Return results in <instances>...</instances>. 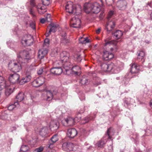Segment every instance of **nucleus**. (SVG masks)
<instances>
[{"label":"nucleus","instance_id":"nucleus-24","mask_svg":"<svg viewBox=\"0 0 152 152\" xmlns=\"http://www.w3.org/2000/svg\"><path fill=\"white\" fill-rule=\"evenodd\" d=\"M61 43L63 45H66L69 43V40L67 39L66 37V33L65 32H62L61 34Z\"/></svg>","mask_w":152,"mask_h":152},{"label":"nucleus","instance_id":"nucleus-46","mask_svg":"<svg viewBox=\"0 0 152 152\" xmlns=\"http://www.w3.org/2000/svg\"><path fill=\"white\" fill-rule=\"evenodd\" d=\"M74 58L76 59L78 62H80L82 60L79 54L75 55L74 56Z\"/></svg>","mask_w":152,"mask_h":152},{"label":"nucleus","instance_id":"nucleus-53","mask_svg":"<svg viewBox=\"0 0 152 152\" xmlns=\"http://www.w3.org/2000/svg\"><path fill=\"white\" fill-rule=\"evenodd\" d=\"M113 53H109V56L108 57V60H110L112 59L113 58Z\"/></svg>","mask_w":152,"mask_h":152},{"label":"nucleus","instance_id":"nucleus-52","mask_svg":"<svg viewBox=\"0 0 152 152\" xmlns=\"http://www.w3.org/2000/svg\"><path fill=\"white\" fill-rule=\"evenodd\" d=\"M7 43L11 48H13V45H14V43L13 42L9 41L7 42Z\"/></svg>","mask_w":152,"mask_h":152},{"label":"nucleus","instance_id":"nucleus-22","mask_svg":"<svg viewBox=\"0 0 152 152\" xmlns=\"http://www.w3.org/2000/svg\"><path fill=\"white\" fill-rule=\"evenodd\" d=\"M8 81H7L2 76H0V90L9 86L8 85Z\"/></svg>","mask_w":152,"mask_h":152},{"label":"nucleus","instance_id":"nucleus-41","mask_svg":"<svg viewBox=\"0 0 152 152\" xmlns=\"http://www.w3.org/2000/svg\"><path fill=\"white\" fill-rule=\"evenodd\" d=\"M109 53L107 51H106L103 54V58L105 60H108V57L109 56Z\"/></svg>","mask_w":152,"mask_h":152},{"label":"nucleus","instance_id":"nucleus-8","mask_svg":"<svg viewBox=\"0 0 152 152\" xmlns=\"http://www.w3.org/2000/svg\"><path fill=\"white\" fill-rule=\"evenodd\" d=\"M34 40L33 37L29 34L24 35L21 39V43L24 45H27L30 46L32 45L33 42Z\"/></svg>","mask_w":152,"mask_h":152},{"label":"nucleus","instance_id":"nucleus-7","mask_svg":"<svg viewBox=\"0 0 152 152\" xmlns=\"http://www.w3.org/2000/svg\"><path fill=\"white\" fill-rule=\"evenodd\" d=\"M57 93L56 90L53 91V92L51 90H45L42 95V97L45 100L49 101L52 99L53 96L56 95Z\"/></svg>","mask_w":152,"mask_h":152},{"label":"nucleus","instance_id":"nucleus-56","mask_svg":"<svg viewBox=\"0 0 152 152\" xmlns=\"http://www.w3.org/2000/svg\"><path fill=\"white\" fill-rule=\"evenodd\" d=\"M79 41L81 43H85V41H84V39H83V38L82 37H80V39H79Z\"/></svg>","mask_w":152,"mask_h":152},{"label":"nucleus","instance_id":"nucleus-64","mask_svg":"<svg viewBox=\"0 0 152 152\" xmlns=\"http://www.w3.org/2000/svg\"><path fill=\"white\" fill-rule=\"evenodd\" d=\"M150 105L151 107L152 108V99L151 100L150 102Z\"/></svg>","mask_w":152,"mask_h":152},{"label":"nucleus","instance_id":"nucleus-39","mask_svg":"<svg viewBox=\"0 0 152 152\" xmlns=\"http://www.w3.org/2000/svg\"><path fill=\"white\" fill-rule=\"evenodd\" d=\"M104 41L105 42V45L106 46L108 45L110 46L113 45H115L116 43L115 41L114 40L107 41V39H106Z\"/></svg>","mask_w":152,"mask_h":152},{"label":"nucleus","instance_id":"nucleus-13","mask_svg":"<svg viewBox=\"0 0 152 152\" xmlns=\"http://www.w3.org/2000/svg\"><path fill=\"white\" fill-rule=\"evenodd\" d=\"M45 82V78L43 77H39L35 80L32 83V86L38 87L42 85Z\"/></svg>","mask_w":152,"mask_h":152},{"label":"nucleus","instance_id":"nucleus-38","mask_svg":"<svg viewBox=\"0 0 152 152\" xmlns=\"http://www.w3.org/2000/svg\"><path fill=\"white\" fill-rule=\"evenodd\" d=\"M50 40L49 39L46 38L44 41L43 47L47 48L48 49L50 44Z\"/></svg>","mask_w":152,"mask_h":152},{"label":"nucleus","instance_id":"nucleus-49","mask_svg":"<svg viewBox=\"0 0 152 152\" xmlns=\"http://www.w3.org/2000/svg\"><path fill=\"white\" fill-rule=\"evenodd\" d=\"M130 98H128L124 100V102L125 103L127 104H132L133 102H130L129 101H130Z\"/></svg>","mask_w":152,"mask_h":152},{"label":"nucleus","instance_id":"nucleus-51","mask_svg":"<svg viewBox=\"0 0 152 152\" xmlns=\"http://www.w3.org/2000/svg\"><path fill=\"white\" fill-rule=\"evenodd\" d=\"M30 13L32 16L33 17H36L35 12L32 9H31L29 10Z\"/></svg>","mask_w":152,"mask_h":152},{"label":"nucleus","instance_id":"nucleus-59","mask_svg":"<svg viewBox=\"0 0 152 152\" xmlns=\"http://www.w3.org/2000/svg\"><path fill=\"white\" fill-rule=\"evenodd\" d=\"M34 1H33L32 0H30L31 5L32 6H34L35 5V4Z\"/></svg>","mask_w":152,"mask_h":152},{"label":"nucleus","instance_id":"nucleus-34","mask_svg":"<svg viewBox=\"0 0 152 152\" xmlns=\"http://www.w3.org/2000/svg\"><path fill=\"white\" fill-rule=\"evenodd\" d=\"M8 115L7 114V111H5L2 113L0 115V118L3 120H6L8 118Z\"/></svg>","mask_w":152,"mask_h":152},{"label":"nucleus","instance_id":"nucleus-37","mask_svg":"<svg viewBox=\"0 0 152 152\" xmlns=\"http://www.w3.org/2000/svg\"><path fill=\"white\" fill-rule=\"evenodd\" d=\"M101 69L103 71H107L108 63H102L101 65Z\"/></svg>","mask_w":152,"mask_h":152},{"label":"nucleus","instance_id":"nucleus-18","mask_svg":"<svg viewBox=\"0 0 152 152\" xmlns=\"http://www.w3.org/2000/svg\"><path fill=\"white\" fill-rule=\"evenodd\" d=\"M76 117L75 119H73L71 117H68L66 118H64L62 121V123L64 126L71 125L73 124L75 120L76 119Z\"/></svg>","mask_w":152,"mask_h":152},{"label":"nucleus","instance_id":"nucleus-35","mask_svg":"<svg viewBox=\"0 0 152 152\" xmlns=\"http://www.w3.org/2000/svg\"><path fill=\"white\" fill-rule=\"evenodd\" d=\"M9 85L8 86H7L5 88H6L5 91V94L7 96H9L11 93L13 92V90L11 88L9 87V85Z\"/></svg>","mask_w":152,"mask_h":152},{"label":"nucleus","instance_id":"nucleus-30","mask_svg":"<svg viewBox=\"0 0 152 152\" xmlns=\"http://www.w3.org/2000/svg\"><path fill=\"white\" fill-rule=\"evenodd\" d=\"M24 94L23 92L19 93L16 96V99H17L16 102L18 103L19 102L22 101L24 99Z\"/></svg>","mask_w":152,"mask_h":152},{"label":"nucleus","instance_id":"nucleus-4","mask_svg":"<svg viewBox=\"0 0 152 152\" xmlns=\"http://www.w3.org/2000/svg\"><path fill=\"white\" fill-rule=\"evenodd\" d=\"M21 62L19 61L18 58L16 60H14L11 61L8 64V66L10 70L13 72H18L22 69Z\"/></svg>","mask_w":152,"mask_h":152},{"label":"nucleus","instance_id":"nucleus-50","mask_svg":"<svg viewBox=\"0 0 152 152\" xmlns=\"http://www.w3.org/2000/svg\"><path fill=\"white\" fill-rule=\"evenodd\" d=\"M113 12L112 11H110L109 12L108 15V20L110 19L111 16L113 15Z\"/></svg>","mask_w":152,"mask_h":152},{"label":"nucleus","instance_id":"nucleus-15","mask_svg":"<svg viewBox=\"0 0 152 152\" xmlns=\"http://www.w3.org/2000/svg\"><path fill=\"white\" fill-rule=\"evenodd\" d=\"M75 146L72 143L65 142L63 143L62 148L63 149L66 151H73Z\"/></svg>","mask_w":152,"mask_h":152},{"label":"nucleus","instance_id":"nucleus-19","mask_svg":"<svg viewBox=\"0 0 152 152\" xmlns=\"http://www.w3.org/2000/svg\"><path fill=\"white\" fill-rule=\"evenodd\" d=\"M48 52V49L47 48L42 47V48L39 50L38 56L40 59H42Z\"/></svg>","mask_w":152,"mask_h":152},{"label":"nucleus","instance_id":"nucleus-6","mask_svg":"<svg viewBox=\"0 0 152 152\" xmlns=\"http://www.w3.org/2000/svg\"><path fill=\"white\" fill-rule=\"evenodd\" d=\"M42 4H39L37 6L38 12L42 14L47 11L46 6H48L51 2V0H42Z\"/></svg>","mask_w":152,"mask_h":152},{"label":"nucleus","instance_id":"nucleus-40","mask_svg":"<svg viewBox=\"0 0 152 152\" xmlns=\"http://www.w3.org/2000/svg\"><path fill=\"white\" fill-rule=\"evenodd\" d=\"M58 140V138L57 135H54L51 137L50 141L53 142V143H54Z\"/></svg>","mask_w":152,"mask_h":152},{"label":"nucleus","instance_id":"nucleus-29","mask_svg":"<svg viewBox=\"0 0 152 152\" xmlns=\"http://www.w3.org/2000/svg\"><path fill=\"white\" fill-rule=\"evenodd\" d=\"M56 30V25L53 24H51V25L49 31V32L46 33V36H49L51 32H53V33L55 32Z\"/></svg>","mask_w":152,"mask_h":152},{"label":"nucleus","instance_id":"nucleus-12","mask_svg":"<svg viewBox=\"0 0 152 152\" xmlns=\"http://www.w3.org/2000/svg\"><path fill=\"white\" fill-rule=\"evenodd\" d=\"M69 53L66 51H63L60 54V58L61 61L62 62L63 66V65L65 64L67 65H69L70 63L67 62V61L69 59Z\"/></svg>","mask_w":152,"mask_h":152},{"label":"nucleus","instance_id":"nucleus-16","mask_svg":"<svg viewBox=\"0 0 152 152\" xmlns=\"http://www.w3.org/2000/svg\"><path fill=\"white\" fill-rule=\"evenodd\" d=\"M119 69L118 68L117 65L113 63H108V72H111L112 73H117L119 71Z\"/></svg>","mask_w":152,"mask_h":152},{"label":"nucleus","instance_id":"nucleus-60","mask_svg":"<svg viewBox=\"0 0 152 152\" xmlns=\"http://www.w3.org/2000/svg\"><path fill=\"white\" fill-rule=\"evenodd\" d=\"M146 133L148 134V133L150 134L152 133V132L150 130H149L148 129H146Z\"/></svg>","mask_w":152,"mask_h":152},{"label":"nucleus","instance_id":"nucleus-43","mask_svg":"<svg viewBox=\"0 0 152 152\" xmlns=\"http://www.w3.org/2000/svg\"><path fill=\"white\" fill-rule=\"evenodd\" d=\"M53 142H50V141H49V142L48 143L47 145L46 148H50V149H51L53 148Z\"/></svg>","mask_w":152,"mask_h":152},{"label":"nucleus","instance_id":"nucleus-1","mask_svg":"<svg viewBox=\"0 0 152 152\" xmlns=\"http://www.w3.org/2000/svg\"><path fill=\"white\" fill-rule=\"evenodd\" d=\"M101 8V7L99 4L97 2L92 4L85 3L84 6V10L87 13L91 12L93 13L97 14L100 12Z\"/></svg>","mask_w":152,"mask_h":152},{"label":"nucleus","instance_id":"nucleus-58","mask_svg":"<svg viewBox=\"0 0 152 152\" xmlns=\"http://www.w3.org/2000/svg\"><path fill=\"white\" fill-rule=\"evenodd\" d=\"M84 41H85V43H88L89 42V40L88 39L87 37H86L84 39Z\"/></svg>","mask_w":152,"mask_h":152},{"label":"nucleus","instance_id":"nucleus-55","mask_svg":"<svg viewBox=\"0 0 152 152\" xmlns=\"http://www.w3.org/2000/svg\"><path fill=\"white\" fill-rule=\"evenodd\" d=\"M109 152H113V147L112 145H110L108 147Z\"/></svg>","mask_w":152,"mask_h":152},{"label":"nucleus","instance_id":"nucleus-48","mask_svg":"<svg viewBox=\"0 0 152 152\" xmlns=\"http://www.w3.org/2000/svg\"><path fill=\"white\" fill-rule=\"evenodd\" d=\"M30 26L32 28L33 30L35 29V23L34 22L31 21L30 23Z\"/></svg>","mask_w":152,"mask_h":152},{"label":"nucleus","instance_id":"nucleus-27","mask_svg":"<svg viewBox=\"0 0 152 152\" xmlns=\"http://www.w3.org/2000/svg\"><path fill=\"white\" fill-rule=\"evenodd\" d=\"M115 133V131L112 127H110L108 129L107 132L106 134L108 136V138L111 139L112 136L114 135Z\"/></svg>","mask_w":152,"mask_h":152},{"label":"nucleus","instance_id":"nucleus-45","mask_svg":"<svg viewBox=\"0 0 152 152\" xmlns=\"http://www.w3.org/2000/svg\"><path fill=\"white\" fill-rule=\"evenodd\" d=\"M105 143L102 140L98 142L97 144L99 147H102L103 146Z\"/></svg>","mask_w":152,"mask_h":152},{"label":"nucleus","instance_id":"nucleus-62","mask_svg":"<svg viewBox=\"0 0 152 152\" xmlns=\"http://www.w3.org/2000/svg\"><path fill=\"white\" fill-rule=\"evenodd\" d=\"M148 5L150 7H152V2H148Z\"/></svg>","mask_w":152,"mask_h":152},{"label":"nucleus","instance_id":"nucleus-23","mask_svg":"<svg viewBox=\"0 0 152 152\" xmlns=\"http://www.w3.org/2000/svg\"><path fill=\"white\" fill-rule=\"evenodd\" d=\"M31 79V77L30 75H27L23 77L19 80V84L23 85L25 83L29 82Z\"/></svg>","mask_w":152,"mask_h":152},{"label":"nucleus","instance_id":"nucleus-28","mask_svg":"<svg viewBox=\"0 0 152 152\" xmlns=\"http://www.w3.org/2000/svg\"><path fill=\"white\" fill-rule=\"evenodd\" d=\"M115 38L117 39L120 38L123 35L122 32L119 30H117L113 34Z\"/></svg>","mask_w":152,"mask_h":152},{"label":"nucleus","instance_id":"nucleus-9","mask_svg":"<svg viewBox=\"0 0 152 152\" xmlns=\"http://www.w3.org/2000/svg\"><path fill=\"white\" fill-rule=\"evenodd\" d=\"M69 66L67 65L66 63L63 65V68L66 72L70 69L76 75H80V68L79 66H76L72 67V65L70 64H69Z\"/></svg>","mask_w":152,"mask_h":152},{"label":"nucleus","instance_id":"nucleus-32","mask_svg":"<svg viewBox=\"0 0 152 152\" xmlns=\"http://www.w3.org/2000/svg\"><path fill=\"white\" fill-rule=\"evenodd\" d=\"M137 58L142 60L144 58L145 56V52L143 51H139L137 52Z\"/></svg>","mask_w":152,"mask_h":152},{"label":"nucleus","instance_id":"nucleus-26","mask_svg":"<svg viewBox=\"0 0 152 152\" xmlns=\"http://www.w3.org/2000/svg\"><path fill=\"white\" fill-rule=\"evenodd\" d=\"M48 132V128L46 127L42 128L39 131V134L42 137L46 136Z\"/></svg>","mask_w":152,"mask_h":152},{"label":"nucleus","instance_id":"nucleus-17","mask_svg":"<svg viewBox=\"0 0 152 152\" xmlns=\"http://www.w3.org/2000/svg\"><path fill=\"white\" fill-rule=\"evenodd\" d=\"M127 3L125 0H119L117 3V6L120 10H124L127 7Z\"/></svg>","mask_w":152,"mask_h":152},{"label":"nucleus","instance_id":"nucleus-5","mask_svg":"<svg viewBox=\"0 0 152 152\" xmlns=\"http://www.w3.org/2000/svg\"><path fill=\"white\" fill-rule=\"evenodd\" d=\"M19 61L22 63H27L30 60V56L29 52L26 50L21 51L18 55Z\"/></svg>","mask_w":152,"mask_h":152},{"label":"nucleus","instance_id":"nucleus-3","mask_svg":"<svg viewBox=\"0 0 152 152\" xmlns=\"http://www.w3.org/2000/svg\"><path fill=\"white\" fill-rule=\"evenodd\" d=\"M139 67L135 63L132 64L131 66L130 72L126 74L124 78V81L125 83L127 84L131 78L136 76V75L139 72Z\"/></svg>","mask_w":152,"mask_h":152},{"label":"nucleus","instance_id":"nucleus-33","mask_svg":"<svg viewBox=\"0 0 152 152\" xmlns=\"http://www.w3.org/2000/svg\"><path fill=\"white\" fill-rule=\"evenodd\" d=\"M19 105V103L18 102H15L13 104H10L8 107V110H12L15 107H17Z\"/></svg>","mask_w":152,"mask_h":152},{"label":"nucleus","instance_id":"nucleus-31","mask_svg":"<svg viewBox=\"0 0 152 152\" xmlns=\"http://www.w3.org/2000/svg\"><path fill=\"white\" fill-rule=\"evenodd\" d=\"M80 83L82 85H87L88 83V79L85 76H83L80 79Z\"/></svg>","mask_w":152,"mask_h":152},{"label":"nucleus","instance_id":"nucleus-57","mask_svg":"<svg viewBox=\"0 0 152 152\" xmlns=\"http://www.w3.org/2000/svg\"><path fill=\"white\" fill-rule=\"evenodd\" d=\"M46 20V19L42 18L40 20V22L42 23H45Z\"/></svg>","mask_w":152,"mask_h":152},{"label":"nucleus","instance_id":"nucleus-42","mask_svg":"<svg viewBox=\"0 0 152 152\" xmlns=\"http://www.w3.org/2000/svg\"><path fill=\"white\" fill-rule=\"evenodd\" d=\"M91 119H92L91 118H90V117H86L81 122V124H84L86 123H87Z\"/></svg>","mask_w":152,"mask_h":152},{"label":"nucleus","instance_id":"nucleus-47","mask_svg":"<svg viewBox=\"0 0 152 152\" xmlns=\"http://www.w3.org/2000/svg\"><path fill=\"white\" fill-rule=\"evenodd\" d=\"M43 147L40 146L39 148H37L34 150V152H42L43 150Z\"/></svg>","mask_w":152,"mask_h":152},{"label":"nucleus","instance_id":"nucleus-20","mask_svg":"<svg viewBox=\"0 0 152 152\" xmlns=\"http://www.w3.org/2000/svg\"><path fill=\"white\" fill-rule=\"evenodd\" d=\"M77 134V131L75 128L69 129L67 131V135L70 138H74Z\"/></svg>","mask_w":152,"mask_h":152},{"label":"nucleus","instance_id":"nucleus-44","mask_svg":"<svg viewBox=\"0 0 152 152\" xmlns=\"http://www.w3.org/2000/svg\"><path fill=\"white\" fill-rule=\"evenodd\" d=\"M108 6L112 5V4L114 2L115 0H105Z\"/></svg>","mask_w":152,"mask_h":152},{"label":"nucleus","instance_id":"nucleus-11","mask_svg":"<svg viewBox=\"0 0 152 152\" xmlns=\"http://www.w3.org/2000/svg\"><path fill=\"white\" fill-rule=\"evenodd\" d=\"M20 76L17 73L10 74L9 77V81L13 84H19Z\"/></svg>","mask_w":152,"mask_h":152},{"label":"nucleus","instance_id":"nucleus-14","mask_svg":"<svg viewBox=\"0 0 152 152\" xmlns=\"http://www.w3.org/2000/svg\"><path fill=\"white\" fill-rule=\"evenodd\" d=\"M115 23L113 20H108L105 25V29L107 31L108 33L111 32L112 30L115 28Z\"/></svg>","mask_w":152,"mask_h":152},{"label":"nucleus","instance_id":"nucleus-54","mask_svg":"<svg viewBox=\"0 0 152 152\" xmlns=\"http://www.w3.org/2000/svg\"><path fill=\"white\" fill-rule=\"evenodd\" d=\"M43 72V68H40L38 71L37 73L38 75H41Z\"/></svg>","mask_w":152,"mask_h":152},{"label":"nucleus","instance_id":"nucleus-2","mask_svg":"<svg viewBox=\"0 0 152 152\" xmlns=\"http://www.w3.org/2000/svg\"><path fill=\"white\" fill-rule=\"evenodd\" d=\"M65 10L66 12L69 13H73L78 15L81 10L80 6L78 4H74L71 2H68L65 6Z\"/></svg>","mask_w":152,"mask_h":152},{"label":"nucleus","instance_id":"nucleus-10","mask_svg":"<svg viewBox=\"0 0 152 152\" xmlns=\"http://www.w3.org/2000/svg\"><path fill=\"white\" fill-rule=\"evenodd\" d=\"M81 22L80 19L78 18L73 17L70 22L71 27L76 28H79L80 27Z\"/></svg>","mask_w":152,"mask_h":152},{"label":"nucleus","instance_id":"nucleus-61","mask_svg":"<svg viewBox=\"0 0 152 152\" xmlns=\"http://www.w3.org/2000/svg\"><path fill=\"white\" fill-rule=\"evenodd\" d=\"M101 30V28H98L97 30H96V33L97 34H99L100 31Z\"/></svg>","mask_w":152,"mask_h":152},{"label":"nucleus","instance_id":"nucleus-25","mask_svg":"<svg viewBox=\"0 0 152 152\" xmlns=\"http://www.w3.org/2000/svg\"><path fill=\"white\" fill-rule=\"evenodd\" d=\"M59 126V123L56 120H53L50 123V129L53 128L54 130H56Z\"/></svg>","mask_w":152,"mask_h":152},{"label":"nucleus","instance_id":"nucleus-36","mask_svg":"<svg viewBox=\"0 0 152 152\" xmlns=\"http://www.w3.org/2000/svg\"><path fill=\"white\" fill-rule=\"evenodd\" d=\"M20 152H29L28 147L26 145H22L20 149Z\"/></svg>","mask_w":152,"mask_h":152},{"label":"nucleus","instance_id":"nucleus-63","mask_svg":"<svg viewBox=\"0 0 152 152\" xmlns=\"http://www.w3.org/2000/svg\"><path fill=\"white\" fill-rule=\"evenodd\" d=\"M48 152H56V151L53 149H50Z\"/></svg>","mask_w":152,"mask_h":152},{"label":"nucleus","instance_id":"nucleus-21","mask_svg":"<svg viewBox=\"0 0 152 152\" xmlns=\"http://www.w3.org/2000/svg\"><path fill=\"white\" fill-rule=\"evenodd\" d=\"M63 70L60 67H53L50 69V72L53 74L59 75L62 72Z\"/></svg>","mask_w":152,"mask_h":152}]
</instances>
